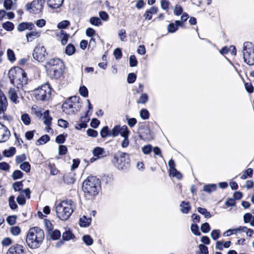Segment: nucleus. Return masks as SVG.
I'll use <instances>...</instances> for the list:
<instances>
[{"label": "nucleus", "instance_id": "obj_1", "mask_svg": "<svg viewBox=\"0 0 254 254\" xmlns=\"http://www.w3.org/2000/svg\"><path fill=\"white\" fill-rule=\"evenodd\" d=\"M45 235L43 230L38 227L31 228L27 234V245L30 249H37L42 244Z\"/></svg>", "mask_w": 254, "mask_h": 254}, {"label": "nucleus", "instance_id": "obj_2", "mask_svg": "<svg viewBox=\"0 0 254 254\" xmlns=\"http://www.w3.org/2000/svg\"><path fill=\"white\" fill-rule=\"evenodd\" d=\"M8 74L10 83L17 88H21L24 85L27 83L28 79L25 72L19 67L11 68Z\"/></svg>", "mask_w": 254, "mask_h": 254}, {"label": "nucleus", "instance_id": "obj_3", "mask_svg": "<svg viewBox=\"0 0 254 254\" xmlns=\"http://www.w3.org/2000/svg\"><path fill=\"white\" fill-rule=\"evenodd\" d=\"M75 208L74 203L71 199L62 201L56 207L58 217L63 221L67 220L73 213Z\"/></svg>", "mask_w": 254, "mask_h": 254}, {"label": "nucleus", "instance_id": "obj_4", "mask_svg": "<svg viewBox=\"0 0 254 254\" xmlns=\"http://www.w3.org/2000/svg\"><path fill=\"white\" fill-rule=\"evenodd\" d=\"M101 188L100 180L95 176H89L83 183L82 190L89 195H97Z\"/></svg>", "mask_w": 254, "mask_h": 254}, {"label": "nucleus", "instance_id": "obj_5", "mask_svg": "<svg viewBox=\"0 0 254 254\" xmlns=\"http://www.w3.org/2000/svg\"><path fill=\"white\" fill-rule=\"evenodd\" d=\"M79 100L80 98L78 96L69 98L62 105L63 111L68 115L75 114L81 107V103H80Z\"/></svg>", "mask_w": 254, "mask_h": 254}, {"label": "nucleus", "instance_id": "obj_6", "mask_svg": "<svg viewBox=\"0 0 254 254\" xmlns=\"http://www.w3.org/2000/svg\"><path fill=\"white\" fill-rule=\"evenodd\" d=\"M112 162L119 170H127L130 166L129 155L127 153L120 152L114 155Z\"/></svg>", "mask_w": 254, "mask_h": 254}, {"label": "nucleus", "instance_id": "obj_7", "mask_svg": "<svg viewBox=\"0 0 254 254\" xmlns=\"http://www.w3.org/2000/svg\"><path fill=\"white\" fill-rule=\"evenodd\" d=\"M33 94L37 100L46 101L51 97V88L49 84L42 85L33 91Z\"/></svg>", "mask_w": 254, "mask_h": 254}, {"label": "nucleus", "instance_id": "obj_8", "mask_svg": "<svg viewBox=\"0 0 254 254\" xmlns=\"http://www.w3.org/2000/svg\"><path fill=\"white\" fill-rule=\"evenodd\" d=\"M243 52L244 62L250 65H254V46L252 43L245 42Z\"/></svg>", "mask_w": 254, "mask_h": 254}, {"label": "nucleus", "instance_id": "obj_9", "mask_svg": "<svg viewBox=\"0 0 254 254\" xmlns=\"http://www.w3.org/2000/svg\"><path fill=\"white\" fill-rule=\"evenodd\" d=\"M48 53L44 46L42 44H38L34 48L33 53V57L34 60L42 62L46 59Z\"/></svg>", "mask_w": 254, "mask_h": 254}, {"label": "nucleus", "instance_id": "obj_10", "mask_svg": "<svg viewBox=\"0 0 254 254\" xmlns=\"http://www.w3.org/2000/svg\"><path fill=\"white\" fill-rule=\"evenodd\" d=\"M64 63L62 61L58 58L50 59L47 63L46 67L48 68L57 69L58 68H64Z\"/></svg>", "mask_w": 254, "mask_h": 254}, {"label": "nucleus", "instance_id": "obj_11", "mask_svg": "<svg viewBox=\"0 0 254 254\" xmlns=\"http://www.w3.org/2000/svg\"><path fill=\"white\" fill-rule=\"evenodd\" d=\"M24 246L19 244H15L9 247L6 254H25Z\"/></svg>", "mask_w": 254, "mask_h": 254}, {"label": "nucleus", "instance_id": "obj_12", "mask_svg": "<svg viewBox=\"0 0 254 254\" xmlns=\"http://www.w3.org/2000/svg\"><path fill=\"white\" fill-rule=\"evenodd\" d=\"M0 134L1 135L0 142H5L9 138L10 135V131L5 126L1 123H0Z\"/></svg>", "mask_w": 254, "mask_h": 254}, {"label": "nucleus", "instance_id": "obj_13", "mask_svg": "<svg viewBox=\"0 0 254 254\" xmlns=\"http://www.w3.org/2000/svg\"><path fill=\"white\" fill-rule=\"evenodd\" d=\"M47 72L48 75L52 78L58 79L62 75L64 72V68L54 69L48 68Z\"/></svg>", "mask_w": 254, "mask_h": 254}, {"label": "nucleus", "instance_id": "obj_14", "mask_svg": "<svg viewBox=\"0 0 254 254\" xmlns=\"http://www.w3.org/2000/svg\"><path fill=\"white\" fill-rule=\"evenodd\" d=\"M89 111H87L85 113L84 117H81L80 118V123L76 124L75 126V128L76 129L79 130L82 128H86L87 126L86 123L89 121V119L87 118L88 114Z\"/></svg>", "mask_w": 254, "mask_h": 254}, {"label": "nucleus", "instance_id": "obj_15", "mask_svg": "<svg viewBox=\"0 0 254 254\" xmlns=\"http://www.w3.org/2000/svg\"><path fill=\"white\" fill-rule=\"evenodd\" d=\"M182 22L179 20H176L175 23H170L167 26V30L168 32L173 33L176 32L178 30V27H183Z\"/></svg>", "mask_w": 254, "mask_h": 254}, {"label": "nucleus", "instance_id": "obj_16", "mask_svg": "<svg viewBox=\"0 0 254 254\" xmlns=\"http://www.w3.org/2000/svg\"><path fill=\"white\" fill-rule=\"evenodd\" d=\"M64 0H47V5L52 9L60 8L63 4Z\"/></svg>", "mask_w": 254, "mask_h": 254}, {"label": "nucleus", "instance_id": "obj_17", "mask_svg": "<svg viewBox=\"0 0 254 254\" xmlns=\"http://www.w3.org/2000/svg\"><path fill=\"white\" fill-rule=\"evenodd\" d=\"M8 97L11 101L15 104L19 102L18 96L16 90L13 88H9L8 92Z\"/></svg>", "mask_w": 254, "mask_h": 254}, {"label": "nucleus", "instance_id": "obj_18", "mask_svg": "<svg viewBox=\"0 0 254 254\" xmlns=\"http://www.w3.org/2000/svg\"><path fill=\"white\" fill-rule=\"evenodd\" d=\"M34 27V25L32 23L22 22L17 26V30L20 31H23L26 29L32 30Z\"/></svg>", "mask_w": 254, "mask_h": 254}, {"label": "nucleus", "instance_id": "obj_19", "mask_svg": "<svg viewBox=\"0 0 254 254\" xmlns=\"http://www.w3.org/2000/svg\"><path fill=\"white\" fill-rule=\"evenodd\" d=\"M157 12L158 8L155 6H152L145 11L143 16L146 19L150 20L152 19V15L157 13Z\"/></svg>", "mask_w": 254, "mask_h": 254}, {"label": "nucleus", "instance_id": "obj_20", "mask_svg": "<svg viewBox=\"0 0 254 254\" xmlns=\"http://www.w3.org/2000/svg\"><path fill=\"white\" fill-rule=\"evenodd\" d=\"M43 120L44 124L49 128L52 124V118L49 115V111L48 110L45 111L43 114Z\"/></svg>", "mask_w": 254, "mask_h": 254}, {"label": "nucleus", "instance_id": "obj_21", "mask_svg": "<svg viewBox=\"0 0 254 254\" xmlns=\"http://www.w3.org/2000/svg\"><path fill=\"white\" fill-rule=\"evenodd\" d=\"M105 151L103 148L96 147L93 150V154L94 157L99 159L105 156Z\"/></svg>", "mask_w": 254, "mask_h": 254}, {"label": "nucleus", "instance_id": "obj_22", "mask_svg": "<svg viewBox=\"0 0 254 254\" xmlns=\"http://www.w3.org/2000/svg\"><path fill=\"white\" fill-rule=\"evenodd\" d=\"M40 32L37 31H32L27 33L26 35L28 42H32L35 38L40 36Z\"/></svg>", "mask_w": 254, "mask_h": 254}, {"label": "nucleus", "instance_id": "obj_23", "mask_svg": "<svg viewBox=\"0 0 254 254\" xmlns=\"http://www.w3.org/2000/svg\"><path fill=\"white\" fill-rule=\"evenodd\" d=\"M245 223H249L251 226L254 227V216L250 213H245L243 216Z\"/></svg>", "mask_w": 254, "mask_h": 254}, {"label": "nucleus", "instance_id": "obj_24", "mask_svg": "<svg viewBox=\"0 0 254 254\" xmlns=\"http://www.w3.org/2000/svg\"><path fill=\"white\" fill-rule=\"evenodd\" d=\"M180 206L181 211L185 214L188 213L191 208V206L189 202L182 201Z\"/></svg>", "mask_w": 254, "mask_h": 254}, {"label": "nucleus", "instance_id": "obj_25", "mask_svg": "<svg viewBox=\"0 0 254 254\" xmlns=\"http://www.w3.org/2000/svg\"><path fill=\"white\" fill-rule=\"evenodd\" d=\"M91 221V218H87L86 216L84 215L80 218L79 224L81 227H87L90 225Z\"/></svg>", "mask_w": 254, "mask_h": 254}, {"label": "nucleus", "instance_id": "obj_26", "mask_svg": "<svg viewBox=\"0 0 254 254\" xmlns=\"http://www.w3.org/2000/svg\"><path fill=\"white\" fill-rule=\"evenodd\" d=\"M7 106V101L6 97L0 99V114H3Z\"/></svg>", "mask_w": 254, "mask_h": 254}, {"label": "nucleus", "instance_id": "obj_27", "mask_svg": "<svg viewBox=\"0 0 254 254\" xmlns=\"http://www.w3.org/2000/svg\"><path fill=\"white\" fill-rule=\"evenodd\" d=\"M130 133V131L126 125H124L121 127V131L120 132V135L123 138L128 137Z\"/></svg>", "mask_w": 254, "mask_h": 254}, {"label": "nucleus", "instance_id": "obj_28", "mask_svg": "<svg viewBox=\"0 0 254 254\" xmlns=\"http://www.w3.org/2000/svg\"><path fill=\"white\" fill-rule=\"evenodd\" d=\"M75 52V48L73 45L69 44L65 49V53L68 56H71Z\"/></svg>", "mask_w": 254, "mask_h": 254}, {"label": "nucleus", "instance_id": "obj_29", "mask_svg": "<svg viewBox=\"0 0 254 254\" xmlns=\"http://www.w3.org/2000/svg\"><path fill=\"white\" fill-rule=\"evenodd\" d=\"M16 152V149L14 147H11L8 149H5L3 151V154L6 157H10L13 156Z\"/></svg>", "mask_w": 254, "mask_h": 254}, {"label": "nucleus", "instance_id": "obj_30", "mask_svg": "<svg viewBox=\"0 0 254 254\" xmlns=\"http://www.w3.org/2000/svg\"><path fill=\"white\" fill-rule=\"evenodd\" d=\"M100 135L102 138L111 136V131L108 126L104 127L100 131Z\"/></svg>", "mask_w": 254, "mask_h": 254}, {"label": "nucleus", "instance_id": "obj_31", "mask_svg": "<svg viewBox=\"0 0 254 254\" xmlns=\"http://www.w3.org/2000/svg\"><path fill=\"white\" fill-rule=\"evenodd\" d=\"M50 140V137L47 134H45L42 136L36 142L37 145H40L45 144Z\"/></svg>", "mask_w": 254, "mask_h": 254}, {"label": "nucleus", "instance_id": "obj_32", "mask_svg": "<svg viewBox=\"0 0 254 254\" xmlns=\"http://www.w3.org/2000/svg\"><path fill=\"white\" fill-rule=\"evenodd\" d=\"M217 187L215 184H208L205 185L203 187V190L208 193H211L216 190Z\"/></svg>", "mask_w": 254, "mask_h": 254}, {"label": "nucleus", "instance_id": "obj_33", "mask_svg": "<svg viewBox=\"0 0 254 254\" xmlns=\"http://www.w3.org/2000/svg\"><path fill=\"white\" fill-rule=\"evenodd\" d=\"M121 127L120 125L115 126L111 131V136L116 137L119 135L120 132L121 131Z\"/></svg>", "mask_w": 254, "mask_h": 254}, {"label": "nucleus", "instance_id": "obj_34", "mask_svg": "<svg viewBox=\"0 0 254 254\" xmlns=\"http://www.w3.org/2000/svg\"><path fill=\"white\" fill-rule=\"evenodd\" d=\"M62 237L64 241H69L74 237V235L70 231L68 230L63 233Z\"/></svg>", "mask_w": 254, "mask_h": 254}, {"label": "nucleus", "instance_id": "obj_35", "mask_svg": "<svg viewBox=\"0 0 254 254\" xmlns=\"http://www.w3.org/2000/svg\"><path fill=\"white\" fill-rule=\"evenodd\" d=\"M82 240L87 246H91L93 244V240L89 235H85L82 237Z\"/></svg>", "mask_w": 254, "mask_h": 254}, {"label": "nucleus", "instance_id": "obj_36", "mask_svg": "<svg viewBox=\"0 0 254 254\" xmlns=\"http://www.w3.org/2000/svg\"><path fill=\"white\" fill-rule=\"evenodd\" d=\"M2 26L3 28L7 31H11L13 30L14 27V24L10 21H7L3 23Z\"/></svg>", "mask_w": 254, "mask_h": 254}, {"label": "nucleus", "instance_id": "obj_37", "mask_svg": "<svg viewBox=\"0 0 254 254\" xmlns=\"http://www.w3.org/2000/svg\"><path fill=\"white\" fill-rule=\"evenodd\" d=\"M253 174V170L252 168L247 169L241 176V179L242 180L246 179L248 177H252Z\"/></svg>", "mask_w": 254, "mask_h": 254}, {"label": "nucleus", "instance_id": "obj_38", "mask_svg": "<svg viewBox=\"0 0 254 254\" xmlns=\"http://www.w3.org/2000/svg\"><path fill=\"white\" fill-rule=\"evenodd\" d=\"M148 100V96L146 93H142L137 101L138 104H145Z\"/></svg>", "mask_w": 254, "mask_h": 254}, {"label": "nucleus", "instance_id": "obj_39", "mask_svg": "<svg viewBox=\"0 0 254 254\" xmlns=\"http://www.w3.org/2000/svg\"><path fill=\"white\" fill-rule=\"evenodd\" d=\"M197 211L202 215H203L206 218H209L211 217V215L210 212L204 208L199 207L197 208Z\"/></svg>", "mask_w": 254, "mask_h": 254}, {"label": "nucleus", "instance_id": "obj_40", "mask_svg": "<svg viewBox=\"0 0 254 254\" xmlns=\"http://www.w3.org/2000/svg\"><path fill=\"white\" fill-rule=\"evenodd\" d=\"M23 176V173L18 170L14 171L11 175V177L14 180L21 179Z\"/></svg>", "mask_w": 254, "mask_h": 254}, {"label": "nucleus", "instance_id": "obj_41", "mask_svg": "<svg viewBox=\"0 0 254 254\" xmlns=\"http://www.w3.org/2000/svg\"><path fill=\"white\" fill-rule=\"evenodd\" d=\"M49 234L51 235L52 239L54 240L59 239L61 237V232L58 230H52Z\"/></svg>", "mask_w": 254, "mask_h": 254}, {"label": "nucleus", "instance_id": "obj_42", "mask_svg": "<svg viewBox=\"0 0 254 254\" xmlns=\"http://www.w3.org/2000/svg\"><path fill=\"white\" fill-rule=\"evenodd\" d=\"M20 168L26 173H29L31 170V166L29 162H24L20 164Z\"/></svg>", "mask_w": 254, "mask_h": 254}, {"label": "nucleus", "instance_id": "obj_43", "mask_svg": "<svg viewBox=\"0 0 254 254\" xmlns=\"http://www.w3.org/2000/svg\"><path fill=\"white\" fill-rule=\"evenodd\" d=\"M60 37L61 39V43L62 45H64L67 42L69 35L64 33V31H62L60 34Z\"/></svg>", "mask_w": 254, "mask_h": 254}, {"label": "nucleus", "instance_id": "obj_44", "mask_svg": "<svg viewBox=\"0 0 254 254\" xmlns=\"http://www.w3.org/2000/svg\"><path fill=\"white\" fill-rule=\"evenodd\" d=\"M21 119L23 124L26 126L30 124L31 119L28 114L25 113L22 114L21 117Z\"/></svg>", "mask_w": 254, "mask_h": 254}, {"label": "nucleus", "instance_id": "obj_45", "mask_svg": "<svg viewBox=\"0 0 254 254\" xmlns=\"http://www.w3.org/2000/svg\"><path fill=\"white\" fill-rule=\"evenodd\" d=\"M8 202L9 207L11 209L14 210L17 207V205L14 200V196L13 195H11L9 197Z\"/></svg>", "mask_w": 254, "mask_h": 254}, {"label": "nucleus", "instance_id": "obj_46", "mask_svg": "<svg viewBox=\"0 0 254 254\" xmlns=\"http://www.w3.org/2000/svg\"><path fill=\"white\" fill-rule=\"evenodd\" d=\"M13 190L16 191L21 192L23 188L22 182H16L14 183L12 185Z\"/></svg>", "mask_w": 254, "mask_h": 254}, {"label": "nucleus", "instance_id": "obj_47", "mask_svg": "<svg viewBox=\"0 0 254 254\" xmlns=\"http://www.w3.org/2000/svg\"><path fill=\"white\" fill-rule=\"evenodd\" d=\"M170 174L173 177H176L178 179H181L182 175L176 168L169 171Z\"/></svg>", "mask_w": 254, "mask_h": 254}, {"label": "nucleus", "instance_id": "obj_48", "mask_svg": "<svg viewBox=\"0 0 254 254\" xmlns=\"http://www.w3.org/2000/svg\"><path fill=\"white\" fill-rule=\"evenodd\" d=\"M7 57L8 60L11 62H13L15 61V56L14 52L11 49L7 50Z\"/></svg>", "mask_w": 254, "mask_h": 254}, {"label": "nucleus", "instance_id": "obj_49", "mask_svg": "<svg viewBox=\"0 0 254 254\" xmlns=\"http://www.w3.org/2000/svg\"><path fill=\"white\" fill-rule=\"evenodd\" d=\"M220 230L218 229L213 230L210 234L211 237L214 240H217L220 237Z\"/></svg>", "mask_w": 254, "mask_h": 254}, {"label": "nucleus", "instance_id": "obj_50", "mask_svg": "<svg viewBox=\"0 0 254 254\" xmlns=\"http://www.w3.org/2000/svg\"><path fill=\"white\" fill-rule=\"evenodd\" d=\"M21 232V230L18 226H13L10 229V232L13 236L18 235Z\"/></svg>", "mask_w": 254, "mask_h": 254}, {"label": "nucleus", "instance_id": "obj_51", "mask_svg": "<svg viewBox=\"0 0 254 254\" xmlns=\"http://www.w3.org/2000/svg\"><path fill=\"white\" fill-rule=\"evenodd\" d=\"M129 66L130 67H134L137 65L138 62L134 55H131L129 59Z\"/></svg>", "mask_w": 254, "mask_h": 254}, {"label": "nucleus", "instance_id": "obj_52", "mask_svg": "<svg viewBox=\"0 0 254 254\" xmlns=\"http://www.w3.org/2000/svg\"><path fill=\"white\" fill-rule=\"evenodd\" d=\"M3 6L6 10L14 9L12 0H4Z\"/></svg>", "mask_w": 254, "mask_h": 254}, {"label": "nucleus", "instance_id": "obj_53", "mask_svg": "<svg viewBox=\"0 0 254 254\" xmlns=\"http://www.w3.org/2000/svg\"><path fill=\"white\" fill-rule=\"evenodd\" d=\"M140 117L143 120H146L149 118V113L147 110L145 109H141L140 111Z\"/></svg>", "mask_w": 254, "mask_h": 254}, {"label": "nucleus", "instance_id": "obj_54", "mask_svg": "<svg viewBox=\"0 0 254 254\" xmlns=\"http://www.w3.org/2000/svg\"><path fill=\"white\" fill-rule=\"evenodd\" d=\"M90 22L92 25L99 26L101 24V21L97 17H92L90 19Z\"/></svg>", "mask_w": 254, "mask_h": 254}, {"label": "nucleus", "instance_id": "obj_55", "mask_svg": "<svg viewBox=\"0 0 254 254\" xmlns=\"http://www.w3.org/2000/svg\"><path fill=\"white\" fill-rule=\"evenodd\" d=\"M79 92L80 94L84 97H87L88 96V91L87 88L85 86H81Z\"/></svg>", "mask_w": 254, "mask_h": 254}, {"label": "nucleus", "instance_id": "obj_56", "mask_svg": "<svg viewBox=\"0 0 254 254\" xmlns=\"http://www.w3.org/2000/svg\"><path fill=\"white\" fill-rule=\"evenodd\" d=\"M190 229L192 233L195 235L199 236L200 235L197 225L195 224H192Z\"/></svg>", "mask_w": 254, "mask_h": 254}, {"label": "nucleus", "instance_id": "obj_57", "mask_svg": "<svg viewBox=\"0 0 254 254\" xmlns=\"http://www.w3.org/2000/svg\"><path fill=\"white\" fill-rule=\"evenodd\" d=\"M26 160V156L24 153L21 154L20 155H17L16 156L15 158V162L17 164L21 163Z\"/></svg>", "mask_w": 254, "mask_h": 254}, {"label": "nucleus", "instance_id": "obj_58", "mask_svg": "<svg viewBox=\"0 0 254 254\" xmlns=\"http://www.w3.org/2000/svg\"><path fill=\"white\" fill-rule=\"evenodd\" d=\"M12 240L8 238V237H6V238H4L1 241V245H2V246L3 247H8L9 246H10V245H11L12 244Z\"/></svg>", "mask_w": 254, "mask_h": 254}, {"label": "nucleus", "instance_id": "obj_59", "mask_svg": "<svg viewBox=\"0 0 254 254\" xmlns=\"http://www.w3.org/2000/svg\"><path fill=\"white\" fill-rule=\"evenodd\" d=\"M136 78V75L134 73H130L128 74L127 81L128 83H133Z\"/></svg>", "mask_w": 254, "mask_h": 254}, {"label": "nucleus", "instance_id": "obj_60", "mask_svg": "<svg viewBox=\"0 0 254 254\" xmlns=\"http://www.w3.org/2000/svg\"><path fill=\"white\" fill-rule=\"evenodd\" d=\"M200 229L203 233H207L210 231V227L209 224L206 222L201 225Z\"/></svg>", "mask_w": 254, "mask_h": 254}, {"label": "nucleus", "instance_id": "obj_61", "mask_svg": "<svg viewBox=\"0 0 254 254\" xmlns=\"http://www.w3.org/2000/svg\"><path fill=\"white\" fill-rule=\"evenodd\" d=\"M127 120L128 125L130 127H133L137 123V120L134 118H129L127 117Z\"/></svg>", "mask_w": 254, "mask_h": 254}, {"label": "nucleus", "instance_id": "obj_62", "mask_svg": "<svg viewBox=\"0 0 254 254\" xmlns=\"http://www.w3.org/2000/svg\"><path fill=\"white\" fill-rule=\"evenodd\" d=\"M16 216L15 215L9 216L6 218V222L10 225H14L16 222Z\"/></svg>", "mask_w": 254, "mask_h": 254}, {"label": "nucleus", "instance_id": "obj_63", "mask_svg": "<svg viewBox=\"0 0 254 254\" xmlns=\"http://www.w3.org/2000/svg\"><path fill=\"white\" fill-rule=\"evenodd\" d=\"M69 25V22L68 20H63L60 22L58 25V28L59 29H64L66 28Z\"/></svg>", "mask_w": 254, "mask_h": 254}, {"label": "nucleus", "instance_id": "obj_64", "mask_svg": "<svg viewBox=\"0 0 254 254\" xmlns=\"http://www.w3.org/2000/svg\"><path fill=\"white\" fill-rule=\"evenodd\" d=\"M114 55L117 60L120 59L122 57V52L120 48H116L114 51Z\"/></svg>", "mask_w": 254, "mask_h": 254}]
</instances>
